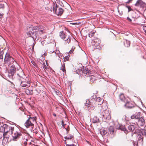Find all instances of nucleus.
Masks as SVG:
<instances>
[{
  "mask_svg": "<svg viewBox=\"0 0 146 146\" xmlns=\"http://www.w3.org/2000/svg\"><path fill=\"white\" fill-rule=\"evenodd\" d=\"M3 16V14L0 13V17L1 18Z\"/></svg>",
  "mask_w": 146,
  "mask_h": 146,
  "instance_id": "nucleus-52",
  "label": "nucleus"
},
{
  "mask_svg": "<svg viewBox=\"0 0 146 146\" xmlns=\"http://www.w3.org/2000/svg\"><path fill=\"white\" fill-rule=\"evenodd\" d=\"M25 125L26 127L31 128V129H33L34 127L33 123L29 119L26 121Z\"/></svg>",
  "mask_w": 146,
  "mask_h": 146,
  "instance_id": "nucleus-11",
  "label": "nucleus"
},
{
  "mask_svg": "<svg viewBox=\"0 0 146 146\" xmlns=\"http://www.w3.org/2000/svg\"><path fill=\"white\" fill-rule=\"evenodd\" d=\"M9 103L8 102H6L5 104V106L7 107L9 105Z\"/></svg>",
  "mask_w": 146,
  "mask_h": 146,
  "instance_id": "nucleus-45",
  "label": "nucleus"
},
{
  "mask_svg": "<svg viewBox=\"0 0 146 146\" xmlns=\"http://www.w3.org/2000/svg\"><path fill=\"white\" fill-rule=\"evenodd\" d=\"M26 141H25L24 143V144L25 145H26L27 144V139H26Z\"/></svg>",
  "mask_w": 146,
  "mask_h": 146,
  "instance_id": "nucleus-50",
  "label": "nucleus"
},
{
  "mask_svg": "<svg viewBox=\"0 0 146 146\" xmlns=\"http://www.w3.org/2000/svg\"><path fill=\"white\" fill-rule=\"evenodd\" d=\"M96 41H93L92 42V45L93 46V48L94 49H99L100 48L99 45V43L97 42L96 43Z\"/></svg>",
  "mask_w": 146,
  "mask_h": 146,
  "instance_id": "nucleus-14",
  "label": "nucleus"
},
{
  "mask_svg": "<svg viewBox=\"0 0 146 146\" xmlns=\"http://www.w3.org/2000/svg\"><path fill=\"white\" fill-rule=\"evenodd\" d=\"M143 29L145 32V35H146V26L143 27Z\"/></svg>",
  "mask_w": 146,
  "mask_h": 146,
  "instance_id": "nucleus-44",
  "label": "nucleus"
},
{
  "mask_svg": "<svg viewBox=\"0 0 146 146\" xmlns=\"http://www.w3.org/2000/svg\"><path fill=\"white\" fill-rule=\"evenodd\" d=\"M74 137L73 135H70L68 137L66 136L64 137V138L68 140L71 139Z\"/></svg>",
  "mask_w": 146,
  "mask_h": 146,
  "instance_id": "nucleus-30",
  "label": "nucleus"
},
{
  "mask_svg": "<svg viewBox=\"0 0 146 146\" xmlns=\"http://www.w3.org/2000/svg\"><path fill=\"white\" fill-rule=\"evenodd\" d=\"M133 0H128L126 2V3L129 4L132 3Z\"/></svg>",
  "mask_w": 146,
  "mask_h": 146,
  "instance_id": "nucleus-41",
  "label": "nucleus"
},
{
  "mask_svg": "<svg viewBox=\"0 0 146 146\" xmlns=\"http://www.w3.org/2000/svg\"><path fill=\"white\" fill-rule=\"evenodd\" d=\"M130 42L129 41L125 40L124 42V45L126 47H128L129 46Z\"/></svg>",
  "mask_w": 146,
  "mask_h": 146,
  "instance_id": "nucleus-19",
  "label": "nucleus"
},
{
  "mask_svg": "<svg viewBox=\"0 0 146 146\" xmlns=\"http://www.w3.org/2000/svg\"><path fill=\"white\" fill-rule=\"evenodd\" d=\"M97 98L96 95H94L91 97V100H95Z\"/></svg>",
  "mask_w": 146,
  "mask_h": 146,
  "instance_id": "nucleus-36",
  "label": "nucleus"
},
{
  "mask_svg": "<svg viewBox=\"0 0 146 146\" xmlns=\"http://www.w3.org/2000/svg\"><path fill=\"white\" fill-rule=\"evenodd\" d=\"M3 53L2 52H1L0 53V60L1 59H3Z\"/></svg>",
  "mask_w": 146,
  "mask_h": 146,
  "instance_id": "nucleus-40",
  "label": "nucleus"
},
{
  "mask_svg": "<svg viewBox=\"0 0 146 146\" xmlns=\"http://www.w3.org/2000/svg\"><path fill=\"white\" fill-rule=\"evenodd\" d=\"M53 115L55 117L56 116V115L55 113H53Z\"/></svg>",
  "mask_w": 146,
  "mask_h": 146,
  "instance_id": "nucleus-54",
  "label": "nucleus"
},
{
  "mask_svg": "<svg viewBox=\"0 0 146 146\" xmlns=\"http://www.w3.org/2000/svg\"><path fill=\"white\" fill-rule=\"evenodd\" d=\"M4 8V4H0V9H3Z\"/></svg>",
  "mask_w": 146,
  "mask_h": 146,
  "instance_id": "nucleus-42",
  "label": "nucleus"
},
{
  "mask_svg": "<svg viewBox=\"0 0 146 146\" xmlns=\"http://www.w3.org/2000/svg\"><path fill=\"white\" fill-rule=\"evenodd\" d=\"M90 79L91 81L92 82H94L96 80V78L93 75H92L90 77Z\"/></svg>",
  "mask_w": 146,
  "mask_h": 146,
  "instance_id": "nucleus-31",
  "label": "nucleus"
},
{
  "mask_svg": "<svg viewBox=\"0 0 146 146\" xmlns=\"http://www.w3.org/2000/svg\"><path fill=\"white\" fill-rule=\"evenodd\" d=\"M34 45H33L32 46V50H33L34 49Z\"/></svg>",
  "mask_w": 146,
  "mask_h": 146,
  "instance_id": "nucleus-55",
  "label": "nucleus"
},
{
  "mask_svg": "<svg viewBox=\"0 0 146 146\" xmlns=\"http://www.w3.org/2000/svg\"><path fill=\"white\" fill-rule=\"evenodd\" d=\"M125 106L128 108L131 109L134 107V104L131 102H128L125 104Z\"/></svg>",
  "mask_w": 146,
  "mask_h": 146,
  "instance_id": "nucleus-15",
  "label": "nucleus"
},
{
  "mask_svg": "<svg viewBox=\"0 0 146 146\" xmlns=\"http://www.w3.org/2000/svg\"><path fill=\"white\" fill-rule=\"evenodd\" d=\"M119 99L120 100L123 102H125V98L124 96V95L123 94H121L119 95Z\"/></svg>",
  "mask_w": 146,
  "mask_h": 146,
  "instance_id": "nucleus-18",
  "label": "nucleus"
},
{
  "mask_svg": "<svg viewBox=\"0 0 146 146\" xmlns=\"http://www.w3.org/2000/svg\"><path fill=\"white\" fill-rule=\"evenodd\" d=\"M127 8L128 9V12H129L131 10V9L130 6H128Z\"/></svg>",
  "mask_w": 146,
  "mask_h": 146,
  "instance_id": "nucleus-48",
  "label": "nucleus"
},
{
  "mask_svg": "<svg viewBox=\"0 0 146 146\" xmlns=\"http://www.w3.org/2000/svg\"><path fill=\"white\" fill-rule=\"evenodd\" d=\"M36 117H30L29 118V120L31 121L32 122V123H33V122L35 121H36Z\"/></svg>",
  "mask_w": 146,
  "mask_h": 146,
  "instance_id": "nucleus-32",
  "label": "nucleus"
},
{
  "mask_svg": "<svg viewBox=\"0 0 146 146\" xmlns=\"http://www.w3.org/2000/svg\"><path fill=\"white\" fill-rule=\"evenodd\" d=\"M44 67L46 66V65H44Z\"/></svg>",
  "mask_w": 146,
  "mask_h": 146,
  "instance_id": "nucleus-57",
  "label": "nucleus"
},
{
  "mask_svg": "<svg viewBox=\"0 0 146 146\" xmlns=\"http://www.w3.org/2000/svg\"><path fill=\"white\" fill-rule=\"evenodd\" d=\"M95 32H91L89 34V36L90 37H92L94 36V33H95Z\"/></svg>",
  "mask_w": 146,
  "mask_h": 146,
  "instance_id": "nucleus-33",
  "label": "nucleus"
},
{
  "mask_svg": "<svg viewBox=\"0 0 146 146\" xmlns=\"http://www.w3.org/2000/svg\"><path fill=\"white\" fill-rule=\"evenodd\" d=\"M65 129L66 131H67V133H68V131H69V130H68V129L66 128H65Z\"/></svg>",
  "mask_w": 146,
  "mask_h": 146,
  "instance_id": "nucleus-53",
  "label": "nucleus"
},
{
  "mask_svg": "<svg viewBox=\"0 0 146 146\" xmlns=\"http://www.w3.org/2000/svg\"><path fill=\"white\" fill-rule=\"evenodd\" d=\"M9 127L10 126L7 124H4L3 126L0 129H2V130H3L4 133H8L9 131Z\"/></svg>",
  "mask_w": 146,
  "mask_h": 146,
  "instance_id": "nucleus-13",
  "label": "nucleus"
},
{
  "mask_svg": "<svg viewBox=\"0 0 146 146\" xmlns=\"http://www.w3.org/2000/svg\"><path fill=\"white\" fill-rule=\"evenodd\" d=\"M46 29V27L42 26L38 27L32 26L27 29L29 32L27 33V35L31 37L34 40L40 35L43 33Z\"/></svg>",
  "mask_w": 146,
  "mask_h": 146,
  "instance_id": "nucleus-1",
  "label": "nucleus"
},
{
  "mask_svg": "<svg viewBox=\"0 0 146 146\" xmlns=\"http://www.w3.org/2000/svg\"><path fill=\"white\" fill-rule=\"evenodd\" d=\"M134 5L137 7L141 8L144 10H146V3L142 0H137Z\"/></svg>",
  "mask_w": 146,
  "mask_h": 146,
  "instance_id": "nucleus-7",
  "label": "nucleus"
},
{
  "mask_svg": "<svg viewBox=\"0 0 146 146\" xmlns=\"http://www.w3.org/2000/svg\"><path fill=\"white\" fill-rule=\"evenodd\" d=\"M109 132L110 134H113L114 133V128L113 126H110L108 129Z\"/></svg>",
  "mask_w": 146,
  "mask_h": 146,
  "instance_id": "nucleus-22",
  "label": "nucleus"
},
{
  "mask_svg": "<svg viewBox=\"0 0 146 146\" xmlns=\"http://www.w3.org/2000/svg\"><path fill=\"white\" fill-rule=\"evenodd\" d=\"M133 144H134V146H135V145H136V143H134Z\"/></svg>",
  "mask_w": 146,
  "mask_h": 146,
  "instance_id": "nucleus-56",
  "label": "nucleus"
},
{
  "mask_svg": "<svg viewBox=\"0 0 146 146\" xmlns=\"http://www.w3.org/2000/svg\"><path fill=\"white\" fill-rule=\"evenodd\" d=\"M99 119L96 116H94L93 119V122L94 123H96L98 122Z\"/></svg>",
  "mask_w": 146,
  "mask_h": 146,
  "instance_id": "nucleus-27",
  "label": "nucleus"
},
{
  "mask_svg": "<svg viewBox=\"0 0 146 146\" xmlns=\"http://www.w3.org/2000/svg\"><path fill=\"white\" fill-rule=\"evenodd\" d=\"M138 139L139 140L141 139L142 141L143 140V137L142 135L139 134L138 135Z\"/></svg>",
  "mask_w": 146,
  "mask_h": 146,
  "instance_id": "nucleus-37",
  "label": "nucleus"
},
{
  "mask_svg": "<svg viewBox=\"0 0 146 146\" xmlns=\"http://www.w3.org/2000/svg\"><path fill=\"white\" fill-rule=\"evenodd\" d=\"M60 70H62L63 72H66L65 69V64L64 63L62 66L60 67Z\"/></svg>",
  "mask_w": 146,
  "mask_h": 146,
  "instance_id": "nucleus-25",
  "label": "nucleus"
},
{
  "mask_svg": "<svg viewBox=\"0 0 146 146\" xmlns=\"http://www.w3.org/2000/svg\"><path fill=\"white\" fill-rule=\"evenodd\" d=\"M25 92L27 95H31L33 94L32 90H30L29 89H26L25 90Z\"/></svg>",
  "mask_w": 146,
  "mask_h": 146,
  "instance_id": "nucleus-20",
  "label": "nucleus"
},
{
  "mask_svg": "<svg viewBox=\"0 0 146 146\" xmlns=\"http://www.w3.org/2000/svg\"><path fill=\"white\" fill-rule=\"evenodd\" d=\"M7 133H4L3 134V136L4 138H5L6 139H8L9 138V135L7 134Z\"/></svg>",
  "mask_w": 146,
  "mask_h": 146,
  "instance_id": "nucleus-34",
  "label": "nucleus"
},
{
  "mask_svg": "<svg viewBox=\"0 0 146 146\" xmlns=\"http://www.w3.org/2000/svg\"><path fill=\"white\" fill-rule=\"evenodd\" d=\"M65 143L66 144V146H75L73 144H72L70 145L67 144H66V142H65Z\"/></svg>",
  "mask_w": 146,
  "mask_h": 146,
  "instance_id": "nucleus-43",
  "label": "nucleus"
},
{
  "mask_svg": "<svg viewBox=\"0 0 146 146\" xmlns=\"http://www.w3.org/2000/svg\"><path fill=\"white\" fill-rule=\"evenodd\" d=\"M136 126L135 124H130L128 127V129L130 131H133V132L134 133V132Z\"/></svg>",
  "mask_w": 146,
  "mask_h": 146,
  "instance_id": "nucleus-16",
  "label": "nucleus"
},
{
  "mask_svg": "<svg viewBox=\"0 0 146 146\" xmlns=\"http://www.w3.org/2000/svg\"><path fill=\"white\" fill-rule=\"evenodd\" d=\"M31 62H32V63L33 64L34 66H36V63H35L34 61H32Z\"/></svg>",
  "mask_w": 146,
  "mask_h": 146,
  "instance_id": "nucleus-47",
  "label": "nucleus"
},
{
  "mask_svg": "<svg viewBox=\"0 0 146 146\" xmlns=\"http://www.w3.org/2000/svg\"><path fill=\"white\" fill-rule=\"evenodd\" d=\"M141 132L142 133L143 135L146 136V130L145 129H142L141 130L139 129H136L134 132V133H139Z\"/></svg>",
  "mask_w": 146,
  "mask_h": 146,
  "instance_id": "nucleus-12",
  "label": "nucleus"
},
{
  "mask_svg": "<svg viewBox=\"0 0 146 146\" xmlns=\"http://www.w3.org/2000/svg\"><path fill=\"white\" fill-rule=\"evenodd\" d=\"M4 64L6 66L9 67L10 65L15 64L17 65V62L10 55L9 53H7L4 60Z\"/></svg>",
  "mask_w": 146,
  "mask_h": 146,
  "instance_id": "nucleus-3",
  "label": "nucleus"
},
{
  "mask_svg": "<svg viewBox=\"0 0 146 146\" xmlns=\"http://www.w3.org/2000/svg\"><path fill=\"white\" fill-rule=\"evenodd\" d=\"M40 61L42 63V62H40V61H39V62L40 63L42 64H43V65H44L45 64V63H44V62H42V61L41 60H40Z\"/></svg>",
  "mask_w": 146,
  "mask_h": 146,
  "instance_id": "nucleus-51",
  "label": "nucleus"
},
{
  "mask_svg": "<svg viewBox=\"0 0 146 146\" xmlns=\"http://www.w3.org/2000/svg\"><path fill=\"white\" fill-rule=\"evenodd\" d=\"M119 129L121 130L125 131L127 130L125 127L124 126L120 125L119 127Z\"/></svg>",
  "mask_w": 146,
  "mask_h": 146,
  "instance_id": "nucleus-29",
  "label": "nucleus"
},
{
  "mask_svg": "<svg viewBox=\"0 0 146 146\" xmlns=\"http://www.w3.org/2000/svg\"><path fill=\"white\" fill-rule=\"evenodd\" d=\"M62 126H63V127L64 128V126L65 125V124H64V122L63 121H62Z\"/></svg>",
  "mask_w": 146,
  "mask_h": 146,
  "instance_id": "nucleus-46",
  "label": "nucleus"
},
{
  "mask_svg": "<svg viewBox=\"0 0 146 146\" xmlns=\"http://www.w3.org/2000/svg\"><path fill=\"white\" fill-rule=\"evenodd\" d=\"M9 129L8 133L12 135L14 141H17L22 136V132L18 128L15 129L14 127L10 126Z\"/></svg>",
  "mask_w": 146,
  "mask_h": 146,
  "instance_id": "nucleus-2",
  "label": "nucleus"
},
{
  "mask_svg": "<svg viewBox=\"0 0 146 146\" xmlns=\"http://www.w3.org/2000/svg\"><path fill=\"white\" fill-rule=\"evenodd\" d=\"M33 132L34 133L37 134L38 133V131L37 130L35 129L33 130Z\"/></svg>",
  "mask_w": 146,
  "mask_h": 146,
  "instance_id": "nucleus-39",
  "label": "nucleus"
},
{
  "mask_svg": "<svg viewBox=\"0 0 146 146\" xmlns=\"http://www.w3.org/2000/svg\"><path fill=\"white\" fill-rule=\"evenodd\" d=\"M90 72L88 68L87 69H84L82 71L83 73L88 75L89 74Z\"/></svg>",
  "mask_w": 146,
  "mask_h": 146,
  "instance_id": "nucleus-26",
  "label": "nucleus"
},
{
  "mask_svg": "<svg viewBox=\"0 0 146 146\" xmlns=\"http://www.w3.org/2000/svg\"><path fill=\"white\" fill-rule=\"evenodd\" d=\"M100 133L102 135H105L107 133V131L105 130L104 129H101L100 131Z\"/></svg>",
  "mask_w": 146,
  "mask_h": 146,
  "instance_id": "nucleus-23",
  "label": "nucleus"
},
{
  "mask_svg": "<svg viewBox=\"0 0 146 146\" xmlns=\"http://www.w3.org/2000/svg\"><path fill=\"white\" fill-rule=\"evenodd\" d=\"M60 36L63 39H65L67 36L66 33L64 32L63 31H61L60 33Z\"/></svg>",
  "mask_w": 146,
  "mask_h": 146,
  "instance_id": "nucleus-17",
  "label": "nucleus"
},
{
  "mask_svg": "<svg viewBox=\"0 0 146 146\" xmlns=\"http://www.w3.org/2000/svg\"><path fill=\"white\" fill-rule=\"evenodd\" d=\"M69 59V57L68 56H66L64 58V61H66L68 60Z\"/></svg>",
  "mask_w": 146,
  "mask_h": 146,
  "instance_id": "nucleus-38",
  "label": "nucleus"
},
{
  "mask_svg": "<svg viewBox=\"0 0 146 146\" xmlns=\"http://www.w3.org/2000/svg\"><path fill=\"white\" fill-rule=\"evenodd\" d=\"M127 19L130 22H131L132 21V20L129 17H127Z\"/></svg>",
  "mask_w": 146,
  "mask_h": 146,
  "instance_id": "nucleus-49",
  "label": "nucleus"
},
{
  "mask_svg": "<svg viewBox=\"0 0 146 146\" xmlns=\"http://www.w3.org/2000/svg\"><path fill=\"white\" fill-rule=\"evenodd\" d=\"M17 66L18 67L17 68V69L15 73L20 78V79L22 78L23 76L24 75V73L20 66L18 65Z\"/></svg>",
  "mask_w": 146,
  "mask_h": 146,
  "instance_id": "nucleus-10",
  "label": "nucleus"
},
{
  "mask_svg": "<svg viewBox=\"0 0 146 146\" xmlns=\"http://www.w3.org/2000/svg\"><path fill=\"white\" fill-rule=\"evenodd\" d=\"M140 116V113L139 112L137 113H135V114L131 115V119H138V121L137 123L138 126H143L145 124V121L143 117H141L139 118Z\"/></svg>",
  "mask_w": 146,
  "mask_h": 146,
  "instance_id": "nucleus-4",
  "label": "nucleus"
},
{
  "mask_svg": "<svg viewBox=\"0 0 146 146\" xmlns=\"http://www.w3.org/2000/svg\"><path fill=\"white\" fill-rule=\"evenodd\" d=\"M16 65H17L14 64L11 66L8 74V76L9 78H13V76L16 72L17 68L18 67V66H16Z\"/></svg>",
  "mask_w": 146,
  "mask_h": 146,
  "instance_id": "nucleus-6",
  "label": "nucleus"
},
{
  "mask_svg": "<svg viewBox=\"0 0 146 146\" xmlns=\"http://www.w3.org/2000/svg\"><path fill=\"white\" fill-rule=\"evenodd\" d=\"M64 141H66V140H65Z\"/></svg>",
  "mask_w": 146,
  "mask_h": 146,
  "instance_id": "nucleus-58",
  "label": "nucleus"
},
{
  "mask_svg": "<svg viewBox=\"0 0 146 146\" xmlns=\"http://www.w3.org/2000/svg\"><path fill=\"white\" fill-rule=\"evenodd\" d=\"M75 48V47L74 46H72L71 50H70L69 52V53H72L74 51V49Z\"/></svg>",
  "mask_w": 146,
  "mask_h": 146,
  "instance_id": "nucleus-35",
  "label": "nucleus"
},
{
  "mask_svg": "<svg viewBox=\"0 0 146 146\" xmlns=\"http://www.w3.org/2000/svg\"><path fill=\"white\" fill-rule=\"evenodd\" d=\"M21 80L20 86L22 87H26L28 88L30 86L31 82L29 80H26L24 79L23 78L20 79Z\"/></svg>",
  "mask_w": 146,
  "mask_h": 146,
  "instance_id": "nucleus-9",
  "label": "nucleus"
},
{
  "mask_svg": "<svg viewBox=\"0 0 146 146\" xmlns=\"http://www.w3.org/2000/svg\"><path fill=\"white\" fill-rule=\"evenodd\" d=\"M100 114L101 115L103 120L106 121L107 120L110 119L111 116L110 114L109 111L107 110H104L102 109L100 110Z\"/></svg>",
  "mask_w": 146,
  "mask_h": 146,
  "instance_id": "nucleus-5",
  "label": "nucleus"
},
{
  "mask_svg": "<svg viewBox=\"0 0 146 146\" xmlns=\"http://www.w3.org/2000/svg\"><path fill=\"white\" fill-rule=\"evenodd\" d=\"M71 38L70 36H68L66 40H64V44H69L71 41Z\"/></svg>",
  "mask_w": 146,
  "mask_h": 146,
  "instance_id": "nucleus-24",
  "label": "nucleus"
},
{
  "mask_svg": "<svg viewBox=\"0 0 146 146\" xmlns=\"http://www.w3.org/2000/svg\"><path fill=\"white\" fill-rule=\"evenodd\" d=\"M90 102L89 100H87L86 103H85V106L87 107H88L90 106Z\"/></svg>",
  "mask_w": 146,
  "mask_h": 146,
  "instance_id": "nucleus-28",
  "label": "nucleus"
},
{
  "mask_svg": "<svg viewBox=\"0 0 146 146\" xmlns=\"http://www.w3.org/2000/svg\"><path fill=\"white\" fill-rule=\"evenodd\" d=\"M58 7L56 4L54 5L53 7V10L54 13H55L58 16L61 15L63 13L64 10L62 8H59L57 10Z\"/></svg>",
  "mask_w": 146,
  "mask_h": 146,
  "instance_id": "nucleus-8",
  "label": "nucleus"
},
{
  "mask_svg": "<svg viewBox=\"0 0 146 146\" xmlns=\"http://www.w3.org/2000/svg\"><path fill=\"white\" fill-rule=\"evenodd\" d=\"M96 101L98 102V104L99 105H101L103 102V101L102 100L101 98L100 97L96 98Z\"/></svg>",
  "mask_w": 146,
  "mask_h": 146,
  "instance_id": "nucleus-21",
  "label": "nucleus"
}]
</instances>
